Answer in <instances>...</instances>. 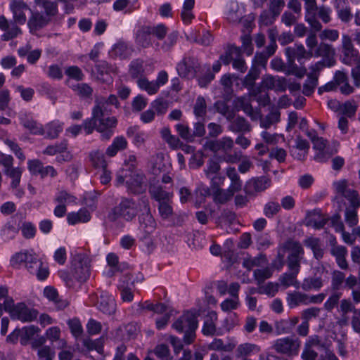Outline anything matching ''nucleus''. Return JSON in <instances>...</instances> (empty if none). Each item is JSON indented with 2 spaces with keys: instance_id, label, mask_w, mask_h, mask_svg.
Instances as JSON below:
<instances>
[{
  "instance_id": "nucleus-1",
  "label": "nucleus",
  "mask_w": 360,
  "mask_h": 360,
  "mask_svg": "<svg viewBox=\"0 0 360 360\" xmlns=\"http://www.w3.org/2000/svg\"><path fill=\"white\" fill-rule=\"evenodd\" d=\"M334 187L337 193L347 199L352 207L345 210V220L349 226H354L358 223L356 208L360 207V195L357 192L350 188L345 180H341L334 183Z\"/></svg>"
},
{
  "instance_id": "nucleus-2",
  "label": "nucleus",
  "mask_w": 360,
  "mask_h": 360,
  "mask_svg": "<svg viewBox=\"0 0 360 360\" xmlns=\"http://www.w3.org/2000/svg\"><path fill=\"white\" fill-rule=\"evenodd\" d=\"M115 184L117 186H125L132 193L139 194L146 190L145 176L136 170H119L116 174Z\"/></svg>"
},
{
  "instance_id": "nucleus-3",
  "label": "nucleus",
  "mask_w": 360,
  "mask_h": 360,
  "mask_svg": "<svg viewBox=\"0 0 360 360\" xmlns=\"http://www.w3.org/2000/svg\"><path fill=\"white\" fill-rule=\"evenodd\" d=\"M24 267L39 281L46 280L50 274L49 266L43 258L32 250L24 253Z\"/></svg>"
},
{
  "instance_id": "nucleus-4",
  "label": "nucleus",
  "mask_w": 360,
  "mask_h": 360,
  "mask_svg": "<svg viewBox=\"0 0 360 360\" xmlns=\"http://www.w3.org/2000/svg\"><path fill=\"white\" fill-rule=\"evenodd\" d=\"M104 102L98 101V104L93 109L94 118L98 123L97 131L101 134L103 139H109L113 134L112 129L117 125V119L115 117H104L105 111L103 110Z\"/></svg>"
},
{
  "instance_id": "nucleus-5",
  "label": "nucleus",
  "mask_w": 360,
  "mask_h": 360,
  "mask_svg": "<svg viewBox=\"0 0 360 360\" xmlns=\"http://www.w3.org/2000/svg\"><path fill=\"white\" fill-rule=\"evenodd\" d=\"M173 328L179 332L184 331V342L191 344L195 338V331L198 328L197 317L194 314L188 311L174 323Z\"/></svg>"
},
{
  "instance_id": "nucleus-6",
  "label": "nucleus",
  "mask_w": 360,
  "mask_h": 360,
  "mask_svg": "<svg viewBox=\"0 0 360 360\" xmlns=\"http://www.w3.org/2000/svg\"><path fill=\"white\" fill-rule=\"evenodd\" d=\"M301 347V341L295 336H288L276 340L273 348L279 354L288 356H297Z\"/></svg>"
},
{
  "instance_id": "nucleus-7",
  "label": "nucleus",
  "mask_w": 360,
  "mask_h": 360,
  "mask_svg": "<svg viewBox=\"0 0 360 360\" xmlns=\"http://www.w3.org/2000/svg\"><path fill=\"white\" fill-rule=\"evenodd\" d=\"M72 274L79 281H85L89 278V260L86 254L79 252L74 256Z\"/></svg>"
},
{
  "instance_id": "nucleus-8",
  "label": "nucleus",
  "mask_w": 360,
  "mask_h": 360,
  "mask_svg": "<svg viewBox=\"0 0 360 360\" xmlns=\"http://www.w3.org/2000/svg\"><path fill=\"white\" fill-rule=\"evenodd\" d=\"M307 136L313 143V148L316 150L314 159L317 162L327 161L335 152L330 149L326 140L322 137L316 136L315 132H308Z\"/></svg>"
},
{
  "instance_id": "nucleus-9",
  "label": "nucleus",
  "mask_w": 360,
  "mask_h": 360,
  "mask_svg": "<svg viewBox=\"0 0 360 360\" xmlns=\"http://www.w3.org/2000/svg\"><path fill=\"white\" fill-rule=\"evenodd\" d=\"M259 89H252L250 91V96H240L237 98L236 105L237 107L241 108L247 115L252 118H255V112L250 105V97H254L257 101L262 102L266 104L269 101V98L266 93L261 96H258Z\"/></svg>"
},
{
  "instance_id": "nucleus-10",
  "label": "nucleus",
  "mask_w": 360,
  "mask_h": 360,
  "mask_svg": "<svg viewBox=\"0 0 360 360\" xmlns=\"http://www.w3.org/2000/svg\"><path fill=\"white\" fill-rule=\"evenodd\" d=\"M142 200L136 202L133 200L124 198L119 206L114 209V212L118 216L129 221L135 217L140 207H142Z\"/></svg>"
},
{
  "instance_id": "nucleus-11",
  "label": "nucleus",
  "mask_w": 360,
  "mask_h": 360,
  "mask_svg": "<svg viewBox=\"0 0 360 360\" xmlns=\"http://www.w3.org/2000/svg\"><path fill=\"white\" fill-rule=\"evenodd\" d=\"M220 164L217 160L210 159L207 162L204 173L210 181V187L221 186L224 184L225 177L220 173Z\"/></svg>"
},
{
  "instance_id": "nucleus-12",
  "label": "nucleus",
  "mask_w": 360,
  "mask_h": 360,
  "mask_svg": "<svg viewBox=\"0 0 360 360\" xmlns=\"http://www.w3.org/2000/svg\"><path fill=\"white\" fill-rule=\"evenodd\" d=\"M342 51L343 53L342 61L347 65L360 63V54L352 44L350 37L342 35Z\"/></svg>"
},
{
  "instance_id": "nucleus-13",
  "label": "nucleus",
  "mask_w": 360,
  "mask_h": 360,
  "mask_svg": "<svg viewBox=\"0 0 360 360\" xmlns=\"http://www.w3.org/2000/svg\"><path fill=\"white\" fill-rule=\"evenodd\" d=\"M288 248L290 252L288 258V264L290 271H294L295 274L300 271V262L304 255V250L299 243L289 242Z\"/></svg>"
},
{
  "instance_id": "nucleus-14",
  "label": "nucleus",
  "mask_w": 360,
  "mask_h": 360,
  "mask_svg": "<svg viewBox=\"0 0 360 360\" xmlns=\"http://www.w3.org/2000/svg\"><path fill=\"white\" fill-rule=\"evenodd\" d=\"M142 207L144 213L139 217V228L146 233L149 234L155 231L156 222L150 212L149 204L147 200H142Z\"/></svg>"
},
{
  "instance_id": "nucleus-15",
  "label": "nucleus",
  "mask_w": 360,
  "mask_h": 360,
  "mask_svg": "<svg viewBox=\"0 0 360 360\" xmlns=\"http://www.w3.org/2000/svg\"><path fill=\"white\" fill-rule=\"evenodd\" d=\"M285 54L288 62L292 64L295 59L300 63H302L303 60L310 59L313 56V51H307L302 44H295L292 47L285 49Z\"/></svg>"
},
{
  "instance_id": "nucleus-16",
  "label": "nucleus",
  "mask_w": 360,
  "mask_h": 360,
  "mask_svg": "<svg viewBox=\"0 0 360 360\" xmlns=\"http://www.w3.org/2000/svg\"><path fill=\"white\" fill-rule=\"evenodd\" d=\"M198 68V62L192 58H184L176 66L179 75L181 77L187 78L194 77L196 75Z\"/></svg>"
},
{
  "instance_id": "nucleus-17",
  "label": "nucleus",
  "mask_w": 360,
  "mask_h": 360,
  "mask_svg": "<svg viewBox=\"0 0 360 360\" xmlns=\"http://www.w3.org/2000/svg\"><path fill=\"white\" fill-rule=\"evenodd\" d=\"M245 13V8L236 1H229L225 6L224 15L231 22H238Z\"/></svg>"
},
{
  "instance_id": "nucleus-18",
  "label": "nucleus",
  "mask_w": 360,
  "mask_h": 360,
  "mask_svg": "<svg viewBox=\"0 0 360 360\" xmlns=\"http://www.w3.org/2000/svg\"><path fill=\"white\" fill-rule=\"evenodd\" d=\"M321 347H322V345L318 336L309 337L304 344L302 359L303 360H315L317 357L316 349H319Z\"/></svg>"
},
{
  "instance_id": "nucleus-19",
  "label": "nucleus",
  "mask_w": 360,
  "mask_h": 360,
  "mask_svg": "<svg viewBox=\"0 0 360 360\" xmlns=\"http://www.w3.org/2000/svg\"><path fill=\"white\" fill-rule=\"evenodd\" d=\"M286 87L287 84L284 78L267 75L263 78L261 86L256 89H259L260 91L259 94H260L262 92V89H273L276 91H284L286 89Z\"/></svg>"
},
{
  "instance_id": "nucleus-20",
  "label": "nucleus",
  "mask_w": 360,
  "mask_h": 360,
  "mask_svg": "<svg viewBox=\"0 0 360 360\" xmlns=\"http://www.w3.org/2000/svg\"><path fill=\"white\" fill-rule=\"evenodd\" d=\"M271 186V180L269 178L261 176L252 179L248 181L245 191L248 194H253L255 192H262Z\"/></svg>"
},
{
  "instance_id": "nucleus-21",
  "label": "nucleus",
  "mask_w": 360,
  "mask_h": 360,
  "mask_svg": "<svg viewBox=\"0 0 360 360\" xmlns=\"http://www.w3.org/2000/svg\"><path fill=\"white\" fill-rule=\"evenodd\" d=\"M328 222V218L319 210L308 212L305 219V224L316 229H320Z\"/></svg>"
},
{
  "instance_id": "nucleus-22",
  "label": "nucleus",
  "mask_w": 360,
  "mask_h": 360,
  "mask_svg": "<svg viewBox=\"0 0 360 360\" xmlns=\"http://www.w3.org/2000/svg\"><path fill=\"white\" fill-rule=\"evenodd\" d=\"M96 304L98 309L105 314H111L115 309L114 298L107 292L101 294Z\"/></svg>"
},
{
  "instance_id": "nucleus-23",
  "label": "nucleus",
  "mask_w": 360,
  "mask_h": 360,
  "mask_svg": "<svg viewBox=\"0 0 360 360\" xmlns=\"http://www.w3.org/2000/svg\"><path fill=\"white\" fill-rule=\"evenodd\" d=\"M51 20L39 12H33L28 21V27L31 32L37 30L50 22Z\"/></svg>"
},
{
  "instance_id": "nucleus-24",
  "label": "nucleus",
  "mask_w": 360,
  "mask_h": 360,
  "mask_svg": "<svg viewBox=\"0 0 360 360\" xmlns=\"http://www.w3.org/2000/svg\"><path fill=\"white\" fill-rule=\"evenodd\" d=\"M127 146L128 142L124 136H117L113 139L112 143L107 148L105 153L109 157H114L118 151L126 149Z\"/></svg>"
},
{
  "instance_id": "nucleus-25",
  "label": "nucleus",
  "mask_w": 360,
  "mask_h": 360,
  "mask_svg": "<svg viewBox=\"0 0 360 360\" xmlns=\"http://www.w3.org/2000/svg\"><path fill=\"white\" fill-rule=\"evenodd\" d=\"M127 135L129 137H133L132 142L136 147L143 146L147 138V134L143 131L139 130L138 127H130L127 130Z\"/></svg>"
},
{
  "instance_id": "nucleus-26",
  "label": "nucleus",
  "mask_w": 360,
  "mask_h": 360,
  "mask_svg": "<svg viewBox=\"0 0 360 360\" xmlns=\"http://www.w3.org/2000/svg\"><path fill=\"white\" fill-rule=\"evenodd\" d=\"M150 167L151 172L158 175L167 169V165L165 156L162 153H158L152 157L150 160Z\"/></svg>"
},
{
  "instance_id": "nucleus-27",
  "label": "nucleus",
  "mask_w": 360,
  "mask_h": 360,
  "mask_svg": "<svg viewBox=\"0 0 360 360\" xmlns=\"http://www.w3.org/2000/svg\"><path fill=\"white\" fill-rule=\"evenodd\" d=\"M90 219V213L86 209H81L77 212H70L67 217L68 222L70 225H75L78 223H85L89 221Z\"/></svg>"
},
{
  "instance_id": "nucleus-28",
  "label": "nucleus",
  "mask_w": 360,
  "mask_h": 360,
  "mask_svg": "<svg viewBox=\"0 0 360 360\" xmlns=\"http://www.w3.org/2000/svg\"><path fill=\"white\" fill-rule=\"evenodd\" d=\"M63 123L58 120H53L48 123L44 128L46 136L50 139H55L63 131Z\"/></svg>"
},
{
  "instance_id": "nucleus-29",
  "label": "nucleus",
  "mask_w": 360,
  "mask_h": 360,
  "mask_svg": "<svg viewBox=\"0 0 360 360\" xmlns=\"http://www.w3.org/2000/svg\"><path fill=\"white\" fill-rule=\"evenodd\" d=\"M149 192L155 200L159 202L168 201L172 194L165 191L161 186L153 185L150 187Z\"/></svg>"
},
{
  "instance_id": "nucleus-30",
  "label": "nucleus",
  "mask_w": 360,
  "mask_h": 360,
  "mask_svg": "<svg viewBox=\"0 0 360 360\" xmlns=\"http://www.w3.org/2000/svg\"><path fill=\"white\" fill-rule=\"evenodd\" d=\"M217 320V314L215 311H211L207 314L202 330L204 335H212L214 333Z\"/></svg>"
},
{
  "instance_id": "nucleus-31",
  "label": "nucleus",
  "mask_w": 360,
  "mask_h": 360,
  "mask_svg": "<svg viewBox=\"0 0 360 360\" xmlns=\"http://www.w3.org/2000/svg\"><path fill=\"white\" fill-rule=\"evenodd\" d=\"M137 85L140 89L146 91L149 95L157 94L160 89L155 80L149 81L146 77L139 79L137 80Z\"/></svg>"
},
{
  "instance_id": "nucleus-32",
  "label": "nucleus",
  "mask_w": 360,
  "mask_h": 360,
  "mask_svg": "<svg viewBox=\"0 0 360 360\" xmlns=\"http://www.w3.org/2000/svg\"><path fill=\"white\" fill-rule=\"evenodd\" d=\"M286 300L290 308H294L301 304L306 305V294L295 291L288 294Z\"/></svg>"
},
{
  "instance_id": "nucleus-33",
  "label": "nucleus",
  "mask_w": 360,
  "mask_h": 360,
  "mask_svg": "<svg viewBox=\"0 0 360 360\" xmlns=\"http://www.w3.org/2000/svg\"><path fill=\"white\" fill-rule=\"evenodd\" d=\"M219 187L220 186H217L211 187V188L213 189V199L218 203H225L231 200L233 195L229 191V189H221Z\"/></svg>"
},
{
  "instance_id": "nucleus-34",
  "label": "nucleus",
  "mask_w": 360,
  "mask_h": 360,
  "mask_svg": "<svg viewBox=\"0 0 360 360\" xmlns=\"http://www.w3.org/2000/svg\"><path fill=\"white\" fill-rule=\"evenodd\" d=\"M237 342L231 339L226 344H224L221 339H214L210 345V348L213 350H221L231 352L236 346Z\"/></svg>"
},
{
  "instance_id": "nucleus-35",
  "label": "nucleus",
  "mask_w": 360,
  "mask_h": 360,
  "mask_svg": "<svg viewBox=\"0 0 360 360\" xmlns=\"http://www.w3.org/2000/svg\"><path fill=\"white\" fill-rule=\"evenodd\" d=\"M4 304L5 311H8L13 319H21L22 309L20 305L15 306L13 299H6Z\"/></svg>"
},
{
  "instance_id": "nucleus-36",
  "label": "nucleus",
  "mask_w": 360,
  "mask_h": 360,
  "mask_svg": "<svg viewBox=\"0 0 360 360\" xmlns=\"http://www.w3.org/2000/svg\"><path fill=\"white\" fill-rule=\"evenodd\" d=\"M259 350L260 349L257 345L246 342L238 345L236 352L238 356H246L257 353Z\"/></svg>"
},
{
  "instance_id": "nucleus-37",
  "label": "nucleus",
  "mask_w": 360,
  "mask_h": 360,
  "mask_svg": "<svg viewBox=\"0 0 360 360\" xmlns=\"http://www.w3.org/2000/svg\"><path fill=\"white\" fill-rule=\"evenodd\" d=\"M233 141L229 137H224L220 140L215 141L210 143V148L214 151H217L219 150L228 151L231 150L233 148Z\"/></svg>"
},
{
  "instance_id": "nucleus-38",
  "label": "nucleus",
  "mask_w": 360,
  "mask_h": 360,
  "mask_svg": "<svg viewBox=\"0 0 360 360\" xmlns=\"http://www.w3.org/2000/svg\"><path fill=\"white\" fill-rule=\"evenodd\" d=\"M323 286V281L321 278H305L302 284V288L305 291L311 290H319Z\"/></svg>"
},
{
  "instance_id": "nucleus-39",
  "label": "nucleus",
  "mask_w": 360,
  "mask_h": 360,
  "mask_svg": "<svg viewBox=\"0 0 360 360\" xmlns=\"http://www.w3.org/2000/svg\"><path fill=\"white\" fill-rule=\"evenodd\" d=\"M90 158L94 167L98 169L107 167V162L102 152L98 150L92 152L90 154Z\"/></svg>"
},
{
  "instance_id": "nucleus-40",
  "label": "nucleus",
  "mask_w": 360,
  "mask_h": 360,
  "mask_svg": "<svg viewBox=\"0 0 360 360\" xmlns=\"http://www.w3.org/2000/svg\"><path fill=\"white\" fill-rule=\"evenodd\" d=\"M11 10L15 22H21L22 19V2L21 0H12L10 4Z\"/></svg>"
},
{
  "instance_id": "nucleus-41",
  "label": "nucleus",
  "mask_w": 360,
  "mask_h": 360,
  "mask_svg": "<svg viewBox=\"0 0 360 360\" xmlns=\"http://www.w3.org/2000/svg\"><path fill=\"white\" fill-rule=\"evenodd\" d=\"M317 84H318L317 75H314L313 74L308 75L307 79L306 80V82L303 86V90H302L303 94L306 96L311 95L314 92Z\"/></svg>"
},
{
  "instance_id": "nucleus-42",
  "label": "nucleus",
  "mask_w": 360,
  "mask_h": 360,
  "mask_svg": "<svg viewBox=\"0 0 360 360\" xmlns=\"http://www.w3.org/2000/svg\"><path fill=\"white\" fill-rule=\"evenodd\" d=\"M231 128L234 131H249L250 125L243 117H236L231 122Z\"/></svg>"
},
{
  "instance_id": "nucleus-43",
  "label": "nucleus",
  "mask_w": 360,
  "mask_h": 360,
  "mask_svg": "<svg viewBox=\"0 0 360 360\" xmlns=\"http://www.w3.org/2000/svg\"><path fill=\"white\" fill-rule=\"evenodd\" d=\"M221 309L223 311L227 312L237 309L240 306L238 297L226 299L221 303Z\"/></svg>"
},
{
  "instance_id": "nucleus-44",
  "label": "nucleus",
  "mask_w": 360,
  "mask_h": 360,
  "mask_svg": "<svg viewBox=\"0 0 360 360\" xmlns=\"http://www.w3.org/2000/svg\"><path fill=\"white\" fill-rule=\"evenodd\" d=\"M55 200L58 203L66 205L71 203H76L77 198L65 191H60L57 193Z\"/></svg>"
},
{
  "instance_id": "nucleus-45",
  "label": "nucleus",
  "mask_w": 360,
  "mask_h": 360,
  "mask_svg": "<svg viewBox=\"0 0 360 360\" xmlns=\"http://www.w3.org/2000/svg\"><path fill=\"white\" fill-rule=\"evenodd\" d=\"M334 50L332 49V46L329 44L321 43L316 49V50L313 51V56L315 57H329L330 56L334 55Z\"/></svg>"
},
{
  "instance_id": "nucleus-46",
  "label": "nucleus",
  "mask_w": 360,
  "mask_h": 360,
  "mask_svg": "<svg viewBox=\"0 0 360 360\" xmlns=\"http://www.w3.org/2000/svg\"><path fill=\"white\" fill-rule=\"evenodd\" d=\"M265 262L266 259L263 256L254 258L249 257L244 259L243 265L248 270H250L255 266H262Z\"/></svg>"
},
{
  "instance_id": "nucleus-47",
  "label": "nucleus",
  "mask_w": 360,
  "mask_h": 360,
  "mask_svg": "<svg viewBox=\"0 0 360 360\" xmlns=\"http://www.w3.org/2000/svg\"><path fill=\"white\" fill-rule=\"evenodd\" d=\"M240 53V50L238 47L232 46L230 48L228 53L225 55H222L220 57V62L223 63L224 65H228L231 63V61L233 60L234 56H238Z\"/></svg>"
},
{
  "instance_id": "nucleus-48",
  "label": "nucleus",
  "mask_w": 360,
  "mask_h": 360,
  "mask_svg": "<svg viewBox=\"0 0 360 360\" xmlns=\"http://www.w3.org/2000/svg\"><path fill=\"white\" fill-rule=\"evenodd\" d=\"M281 206L277 202H269L264 208V214L266 217L271 218L279 212Z\"/></svg>"
},
{
  "instance_id": "nucleus-49",
  "label": "nucleus",
  "mask_w": 360,
  "mask_h": 360,
  "mask_svg": "<svg viewBox=\"0 0 360 360\" xmlns=\"http://www.w3.org/2000/svg\"><path fill=\"white\" fill-rule=\"evenodd\" d=\"M175 128L182 139L186 141L192 140L193 135L188 125L183 123H178L175 125Z\"/></svg>"
},
{
  "instance_id": "nucleus-50",
  "label": "nucleus",
  "mask_w": 360,
  "mask_h": 360,
  "mask_svg": "<svg viewBox=\"0 0 360 360\" xmlns=\"http://www.w3.org/2000/svg\"><path fill=\"white\" fill-rule=\"evenodd\" d=\"M24 127L28 129L33 134H44V130L41 124L34 120H27L24 124Z\"/></svg>"
},
{
  "instance_id": "nucleus-51",
  "label": "nucleus",
  "mask_w": 360,
  "mask_h": 360,
  "mask_svg": "<svg viewBox=\"0 0 360 360\" xmlns=\"http://www.w3.org/2000/svg\"><path fill=\"white\" fill-rule=\"evenodd\" d=\"M136 41L142 47H148L151 44L150 35L145 30L137 32Z\"/></svg>"
},
{
  "instance_id": "nucleus-52",
  "label": "nucleus",
  "mask_w": 360,
  "mask_h": 360,
  "mask_svg": "<svg viewBox=\"0 0 360 360\" xmlns=\"http://www.w3.org/2000/svg\"><path fill=\"white\" fill-rule=\"evenodd\" d=\"M271 274V270L268 267L257 269L254 272L255 278L259 284L263 283L266 279L270 278Z\"/></svg>"
},
{
  "instance_id": "nucleus-53",
  "label": "nucleus",
  "mask_w": 360,
  "mask_h": 360,
  "mask_svg": "<svg viewBox=\"0 0 360 360\" xmlns=\"http://www.w3.org/2000/svg\"><path fill=\"white\" fill-rule=\"evenodd\" d=\"M73 91L82 97H88L91 95L93 90L86 84H78L73 86Z\"/></svg>"
},
{
  "instance_id": "nucleus-54",
  "label": "nucleus",
  "mask_w": 360,
  "mask_h": 360,
  "mask_svg": "<svg viewBox=\"0 0 360 360\" xmlns=\"http://www.w3.org/2000/svg\"><path fill=\"white\" fill-rule=\"evenodd\" d=\"M147 104L148 99L142 95H138L133 99L131 106L134 110L139 112L144 109Z\"/></svg>"
},
{
  "instance_id": "nucleus-55",
  "label": "nucleus",
  "mask_w": 360,
  "mask_h": 360,
  "mask_svg": "<svg viewBox=\"0 0 360 360\" xmlns=\"http://www.w3.org/2000/svg\"><path fill=\"white\" fill-rule=\"evenodd\" d=\"M158 211L162 219H168L173 214V210L172 206L169 205L168 201L161 202H160L158 207Z\"/></svg>"
},
{
  "instance_id": "nucleus-56",
  "label": "nucleus",
  "mask_w": 360,
  "mask_h": 360,
  "mask_svg": "<svg viewBox=\"0 0 360 360\" xmlns=\"http://www.w3.org/2000/svg\"><path fill=\"white\" fill-rule=\"evenodd\" d=\"M125 279L121 280L119 288L121 290V297L124 302H131L133 300L134 294L131 290L124 286Z\"/></svg>"
},
{
  "instance_id": "nucleus-57",
  "label": "nucleus",
  "mask_w": 360,
  "mask_h": 360,
  "mask_svg": "<svg viewBox=\"0 0 360 360\" xmlns=\"http://www.w3.org/2000/svg\"><path fill=\"white\" fill-rule=\"evenodd\" d=\"M150 108L158 114H164L167 109V105L162 99L158 98L150 103Z\"/></svg>"
},
{
  "instance_id": "nucleus-58",
  "label": "nucleus",
  "mask_w": 360,
  "mask_h": 360,
  "mask_svg": "<svg viewBox=\"0 0 360 360\" xmlns=\"http://www.w3.org/2000/svg\"><path fill=\"white\" fill-rule=\"evenodd\" d=\"M155 354L162 360H169V349L165 345L161 344L156 346L154 349Z\"/></svg>"
},
{
  "instance_id": "nucleus-59",
  "label": "nucleus",
  "mask_w": 360,
  "mask_h": 360,
  "mask_svg": "<svg viewBox=\"0 0 360 360\" xmlns=\"http://www.w3.org/2000/svg\"><path fill=\"white\" fill-rule=\"evenodd\" d=\"M206 112V103L202 97H198L194 106V113L197 117H203Z\"/></svg>"
},
{
  "instance_id": "nucleus-60",
  "label": "nucleus",
  "mask_w": 360,
  "mask_h": 360,
  "mask_svg": "<svg viewBox=\"0 0 360 360\" xmlns=\"http://www.w3.org/2000/svg\"><path fill=\"white\" fill-rule=\"evenodd\" d=\"M6 173L12 179L11 185L13 188L17 187L20 182L21 172L18 169L13 167L6 169Z\"/></svg>"
},
{
  "instance_id": "nucleus-61",
  "label": "nucleus",
  "mask_w": 360,
  "mask_h": 360,
  "mask_svg": "<svg viewBox=\"0 0 360 360\" xmlns=\"http://www.w3.org/2000/svg\"><path fill=\"white\" fill-rule=\"evenodd\" d=\"M65 74L72 79L77 81L82 80L84 78V74L82 73L80 68L77 66H71L65 70Z\"/></svg>"
},
{
  "instance_id": "nucleus-62",
  "label": "nucleus",
  "mask_w": 360,
  "mask_h": 360,
  "mask_svg": "<svg viewBox=\"0 0 360 360\" xmlns=\"http://www.w3.org/2000/svg\"><path fill=\"white\" fill-rule=\"evenodd\" d=\"M340 109L345 115L347 117H351L355 114L356 107L354 101H347L342 104L340 107Z\"/></svg>"
},
{
  "instance_id": "nucleus-63",
  "label": "nucleus",
  "mask_w": 360,
  "mask_h": 360,
  "mask_svg": "<svg viewBox=\"0 0 360 360\" xmlns=\"http://www.w3.org/2000/svg\"><path fill=\"white\" fill-rule=\"evenodd\" d=\"M328 221L330 226H333L336 232H342L345 229L344 224L341 220L340 214H335L330 219H328Z\"/></svg>"
},
{
  "instance_id": "nucleus-64",
  "label": "nucleus",
  "mask_w": 360,
  "mask_h": 360,
  "mask_svg": "<svg viewBox=\"0 0 360 360\" xmlns=\"http://www.w3.org/2000/svg\"><path fill=\"white\" fill-rule=\"evenodd\" d=\"M43 9L44 11V15L51 20V18L56 15L58 13L57 3L51 1V2L48 3V4L43 8Z\"/></svg>"
}]
</instances>
